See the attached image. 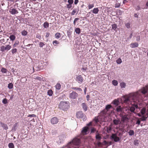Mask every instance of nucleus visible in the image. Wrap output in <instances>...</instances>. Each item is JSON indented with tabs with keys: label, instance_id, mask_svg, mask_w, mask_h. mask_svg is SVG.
I'll return each instance as SVG.
<instances>
[{
	"label": "nucleus",
	"instance_id": "1",
	"mask_svg": "<svg viewBox=\"0 0 148 148\" xmlns=\"http://www.w3.org/2000/svg\"><path fill=\"white\" fill-rule=\"evenodd\" d=\"M142 98H136L134 95H133L132 97L130 96L129 97L125 99V102H127L128 101L132 102L131 100L133 101V103H132V105L129 107L130 110L132 112H134L135 108H138V104H140V101H141Z\"/></svg>",
	"mask_w": 148,
	"mask_h": 148
},
{
	"label": "nucleus",
	"instance_id": "2",
	"mask_svg": "<svg viewBox=\"0 0 148 148\" xmlns=\"http://www.w3.org/2000/svg\"><path fill=\"white\" fill-rule=\"evenodd\" d=\"M69 107L68 102L61 101L59 105V108L63 110H67Z\"/></svg>",
	"mask_w": 148,
	"mask_h": 148
},
{
	"label": "nucleus",
	"instance_id": "3",
	"mask_svg": "<svg viewBox=\"0 0 148 148\" xmlns=\"http://www.w3.org/2000/svg\"><path fill=\"white\" fill-rule=\"evenodd\" d=\"M80 140L79 139L77 138H74L71 142H70L71 143V145H70V147H71L73 145H79L80 143Z\"/></svg>",
	"mask_w": 148,
	"mask_h": 148
},
{
	"label": "nucleus",
	"instance_id": "4",
	"mask_svg": "<svg viewBox=\"0 0 148 148\" xmlns=\"http://www.w3.org/2000/svg\"><path fill=\"white\" fill-rule=\"evenodd\" d=\"M120 116L121 117V121L123 123H124L127 121L128 119L127 117V115L120 114Z\"/></svg>",
	"mask_w": 148,
	"mask_h": 148
},
{
	"label": "nucleus",
	"instance_id": "5",
	"mask_svg": "<svg viewBox=\"0 0 148 148\" xmlns=\"http://www.w3.org/2000/svg\"><path fill=\"white\" fill-rule=\"evenodd\" d=\"M111 137V138L113 139L114 141L115 142H118L121 140V138L117 136L116 134H112Z\"/></svg>",
	"mask_w": 148,
	"mask_h": 148
},
{
	"label": "nucleus",
	"instance_id": "6",
	"mask_svg": "<svg viewBox=\"0 0 148 148\" xmlns=\"http://www.w3.org/2000/svg\"><path fill=\"white\" fill-rule=\"evenodd\" d=\"M50 121L52 124L54 125L57 124L58 123L59 120L57 117H54L52 118Z\"/></svg>",
	"mask_w": 148,
	"mask_h": 148
},
{
	"label": "nucleus",
	"instance_id": "7",
	"mask_svg": "<svg viewBox=\"0 0 148 148\" xmlns=\"http://www.w3.org/2000/svg\"><path fill=\"white\" fill-rule=\"evenodd\" d=\"M84 115L85 114L82 111H78L76 113V116L78 118H82Z\"/></svg>",
	"mask_w": 148,
	"mask_h": 148
},
{
	"label": "nucleus",
	"instance_id": "8",
	"mask_svg": "<svg viewBox=\"0 0 148 148\" xmlns=\"http://www.w3.org/2000/svg\"><path fill=\"white\" fill-rule=\"evenodd\" d=\"M89 128L87 127H85L82 128L81 133L83 135H86L88 134Z\"/></svg>",
	"mask_w": 148,
	"mask_h": 148
},
{
	"label": "nucleus",
	"instance_id": "9",
	"mask_svg": "<svg viewBox=\"0 0 148 148\" xmlns=\"http://www.w3.org/2000/svg\"><path fill=\"white\" fill-rule=\"evenodd\" d=\"M76 81L79 83H82L83 81V79L81 75H78L76 77Z\"/></svg>",
	"mask_w": 148,
	"mask_h": 148
},
{
	"label": "nucleus",
	"instance_id": "10",
	"mask_svg": "<svg viewBox=\"0 0 148 148\" xmlns=\"http://www.w3.org/2000/svg\"><path fill=\"white\" fill-rule=\"evenodd\" d=\"M78 95L75 92H73L70 94V97L72 99H75L76 98Z\"/></svg>",
	"mask_w": 148,
	"mask_h": 148
},
{
	"label": "nucleus",
	"instance_id": "11",
	"mask_svg": "<svg viewBox=\"0 0 148 148\" xmlns=\"http://www.w3.org/2000/svg\"><path fill=\"white\" fill-rule=\"evenodd\" d=\"M141 92L143 94L147 93L148 95V85L146 87L143 88Z\"/></svg>",
	"mask_w": 148,
	"mask_h": 148
},
{
	"label": "nucleus",
	"instance_id": "12",
	"mask_svg": "<svg viewBox=\"0 0 148 148\" xmlns=\"http://www.w3.org/2000/svg\"><path fill=\"white\" fill-rule=\"evenodd\" d=\"M83 110L85 111H86L88 110V107L86 103H82L81 104Z\"/></svg>",
	"mask_w": 148,
	"mask_h": 148
},
{
	"label": "nucleus",
	"instance_id": "13",
	"mask_svg": "<svg viewBox=\"0 0 148 148\" xmlns=\"http://www.w3.org/2000/svg\"><path fill=\"white\" fill-rule=\"evenodd\" d=\"M0 124L1 126L4 129L7 130L8 129V127L6 124L4 123L0 122Z\"/></svg>",
	"mask_w": 148,
	"mask_h": 148
},
{
	"label": "nucleus",
	"instance_id": "14",
	"mask_svg": "<svg viewBox=\"0 0 148 148\" xmlns=\"http://www.w3.org/2000/svg\"><path fill=\"white\" fill-rule=\"evenodd\" d=\"M9 12L12 14H15L18 13L17 10L14 8L10 9Z\"/></svg>",
	"mask_w": 148,
	"mask_h": 148
},
{
	"label": "nucleus",
	"instance_id": "15",
	"mask_svg": "<svg viewBox=\"0 0 148 148\" xmlns=\"http://www.w3.org/2000/svg\"><path fill=\"white\" fill-rule=\"evenodd\" d=\"M123 108L121 106H117L116 109V111L117 112H122L123 111Z\"/></svg>",
	"mask_w": 148,
	"mask_h": 148
},
{
	"label": "nucleus",
	"instance_id": "16",
	"mask_svg": "<svg viewBox=\"0 0 148 148\" xmlns=\"http://www.w3.org/2000/svg\"><path fill=\"white\" fill-rule=\"evenodd\" d=\"M138 46V44L137 42L132 43L130 45V47L132 48L137 47Z\"/></svg>",
	"mask_w": 148,
	"mask_h": 148
},
{
	"label": "nucleus",
	"instance_id": "17",
	"mask_svg": "<svg viewBox=\"0 0 148 148\" xmlns=\"http://www.w3.org/2000/svg\"><path fill=\"white\" fill-rule=\"evenodd\" d=\"M101 138L100 135L98 133V132L97 131L96 133V138L97 140L98 141H100Z\"/></svg>",
	"mask_w": 148,
	"mask_h": 148
},
{
	"label": "nucleus",
	"instance_id": "18",
	"mask_svg": "<svg viewBox=\"0 0 148 148\" xmlns=\"http://www.w3.org/2000/svg\"><path fill=\"white\" fill-rule=\"evenodd\" d=\"M113 123L114 125H118L120 123V121L119 119H115L113 120Z\"/></svg>",
	"mask_w": 148,
	"mask_h": 148
},
{
	"label": "nucleus",
	"instance_id": "19",
	"mask_svg": "<svg viewBox=\"0 0 148 148\" xmlns=\"http://www.w3.org/2000/svg\"><path fill=\"white\" fill-rule=\"evenodd\" d=\"M88 70L87 66V65H83L81 69L82 72H85Z\"/></svg>",
	"mask_w": 148,
	"mask_h": 148
},
{
	"label": "nucleus",
	"instance_id": "20",
	"mask_svg": "<svg viewBox=\"0 0 148 148\" xmlns=\"http://www.w3.org/2000/svg\"><path fill=\"white\" fill-rule=\"evenodd\" d=\"M146 116H146L144 115H143V116L142 117L140 118V119L142 121H145L146 119L148 117V114L147 113L146 114Z\"/></svg>",
	"mask_w": 148,
	"mask_h": 148
},
{
	"label": "nucleus",
	"instance_id": "21",
	"mask_svg": "<svg viewBox=\"0 0 148 148\" xmlns=\"http://www.w3.org/2000/svg\"><path fill=\"white\" fill-rule=\"evenodd\" d=\"M99 11V10L98 8H94L92 12L95 14H97Z\"/></svg>",
	"mask_w": 148,
	"mask_h": 148
},
{
	"label": "nucleus",
	"instance_id": "22",
	"mask_svg": "<svg viewBox=\"0 0 148 148\" xmlns=\"http://www.w3.org/2000/svg\"><path fill=\"white\" fill-rule=\"evenodd\" d=\"M120 86L121 88H125L126 86V84L124 82L120 83Z\"/></svg>",
	"mask_w": 148,
	"mask_h": 148
},
{
	"label": "nucleus",
	"instance_id": "23",
	"mask_svg": "<svg viewBox=\"0 0 148 148\" xmlns=\"http://www.w3.org/2000/svg\"><path fill=\"white\" fill-rule=\"evenodd\" d=\"M43 26L45 28H48L49 27V23L47 22H46L44 23Z\"/></svg>",
	"mask_w": 148,
	"mask_h": 148
},
{
	"label": "nucleus",
	"instance_id": "24",
	"mask_svg": "<svg viewBox=\"0 0 148 148\" xmlns=\"http://www.w3.org/2000/svg\"><path fill=\"white\" fill-rule=\"evenodd\" d=\"M146 111V108H143L141 110L140 112L143 115H144Z\"/></svg>",
	"mask_w": 148,
	"mask_h": 148
},
{
	"label": "nucleus",
	"instance_id": "25",
	"mask_svg": "<svg viewBox=\"0 0 148 148\" xmlns=\"http://www.w3.org/2000/svg\"><path fill=\"white\" fill-rule=\"evenodd\" d=\"M112 28L114 30L116 31V29L117 28V25L116 24H114L112 25Z\"/></svg>",
	"mask_w": 148,
	"mask_h": 148
},
{
	"label": "nucleus",
	"instance_id": "26",
	"mask_svg": "<svg viewBox=\"0 0 148 148\" xmlns=\"http://www.w3.org/2000/svg\"><path fill=\"white\" fill-rule=\"evenodd\" d=\"M112 129V126L110 125L107 128V131L108 133H110Z\"/></svg>",
	"mask_w": 148,
	"mask_h": 148
},
{
	"label": "nucleus",
	"instance_id": "27",
	"mask_svg": "<svg viewBox=\"0 0 148 148\" xmlns=\"http://www.w3.org/2000/svg\"><path fill=\"white\" fill-rule=\"evenodd\" d=\"M100 117L98 116L97 117H95L94 120L96 123H100Z\"/></svg>",
	"mask_w": 148,
	"mask_h": 148
},
{
	"label": "nucleus",
	"instance_id": "28",
	"mask_svg": "<svg viewBox=\"0 0 148 148\" xmlns=\"http://www.w3.org/2000/svg\"><path fill=\"white\" fill-rule=\"evenodd\" d=\"M130 136H132L134 135V132L133 130H130L128 132Z\"/></svg>",
	"mask_w": 148,
	"mask_h": 148
},
{
	"label": "nucleus",
	"instance_id": "29",
	"mask_svg": "<svg viewBox=\"0 0 148 148\" xmlns=\"http://www.w3.org/2000/svg\"><path fill=\"white\" fill-rule=\"evenodd\" d=\"M55 87L56 89L59 90L61 88V85L60 84L57 83L55 86Z\"/></svg>",
	"mask_w": 148,
	"mask_h": 148
},
{
	"label": "nucleus",
	"instance_id": "30",
	"mask_svg": "<svg viewBox=\"0 0 148 148\" xmlns=\"http://www.w3.org/2000/svg\"><path fill=\"white\" fill-rule=\"evenodd\" d=\"M55 38H56L58 39L61 36L60 34V33L57 32L56 33L55 35Z\"/></svg>",
	"mask_w": 148,
	"mask_h": 148
},
{
	"label": "nucleus",
	"instance_id": "31",
	"mask_svg": "<svg viewBox=\"0 0 148 148\" xmlns=\"http://www.w3.org/2000/svg\"><path fill=\"white\" fill-rule=\"evenodd\" d=\"M75 31L77 34H79L80 33V29L79 28H76Z\"/></svg>",
	"mask_w": 148,
	"mask_h": 148
},
{
	"label": "nucleus",
	"instance_id": "32",
	"mask_svg": "<svg viewBox=\"0 0 148 148\" xmlns=\"http://www.w3.org/2000/svg\"><path fill=\"white\" fill-rule=\"evenodd\" d=\"M47 94L50 96H52L53 94V92L51 89L49 90L47 92Z\"/></svg>",
	"mask_w": 148,
	"mask_h": 148
},
{
	"label": "nucleus",
	"instance_id": "33",
	"mask_svg": "<svg viewBox=\"0 0 148 148\" xmlns=\"http://www.w3.org/2000/svg\"><path fill=\"white\" fill-rule=\"evenodd\" d=\"M9 38L10 40L12 41L14 40L16 38L15 36L14 35H10Z\"/></svg>",
	"mask_w": 148,
	"mask_h": 148
},
{
	"label": "nucleus",
	"instance_id": "34",
	"mask_svg": "<svg viewBox=\"0 0 148 148\" xmlns=\"http://www.w3.org/2000/svg\"><path fill=\"white\" fill-rule=\"evenodd\" d=\"M8 147L9 148H14V146L13 143H10L8 144Z\"/></svg>",
	"mask_w": 148,
	"mask_h": 148
},
{
	"label": "nucleus",
	"instance_id": "35",
	"mask_svg": "<svg viewBox=\"0 0 148 148\" xmlns=\"http://www.w3.org/2000/svg\"><path fill=\"white\" fill-rule=\"evenodd\" d=\"M112 84L115 86H116L118 85V83L117 81L114 80L112 81Z\"/></svg>",
	"mask_w": 148,
	"mask_h": 148
},
{
	"label": "nucleus",
	"instance_id": "36",
	"mask_svg": "<svg viewBox=\"0 0 148 148\" xmlns=\"http://www.w3.org/2000/svg\"><path fill=\"white\" fill-rule=\"evenodd\" d=\"M112 107V106L110 105H108L106 106V110L108 111L109 109Z\"/></svg>",
	"mask_w": 148,
	"mask_h": 148
},
{
	"label": "nucleus",
	"instance_id": "37",
	"mask_svg": "<svg viewBox=\"0 0 148 148\" xmlns=\"http://www.w3.org/2000/svg\"><path fill=\"white\" fill-rule=\"evenodd\" d=\"M6 50L5 46H2L1 47V51L2 52H4Z\"/></svg>",
	"mask_w": 148,
	"mask_h": 148
},
{
	"label": "nucleus",
	"instance_id": "38",
	"mask_svg": "<svg viewBox=\"0 0 148 148\" xmlns=\"http://www.w3.org/2000/svg\"><path fill=\"white\" fill-rule=\"evenodd\" d=\"M13 85L12 83H10L8 85V87L10 89L12 88H13Z\"/></svg>",
	"mask_w": 148,
	"mask_h": 148
},
{
	"label": "nucleus",
	"instance_id": "39",
	"mask_svg": "<svg viewBox=\"0 0 148 148\" xmlns=\"http://www.w3.org/2000/svg\"><path fill=\"white\" fill-rule=\"evenodd\" d=\"M6 50L8 51L11 48V47L9 45H6L5 47Z\"/></svg>",
	"mask_w": 148,
	"mask_h": 148
},
{
	"label": "nucleus",
	"instance_id": "40",
	"mask_svg": "<svg viewBox=\"0 0 148 148\" xmlns=\"http://www.w3.org/2000/svg\"><path fill=\"white\" fill-rule=\"evenodd\" d=\"M19 44V42L18 41H16L13 45V47H16L17 45H18Z\"/></svg>",
	"mask_w": 148,
	"mask_h": 148
},
{
	"label": "nucleus",
	"instance_id": "41",
	"mask_svg": "<svg viewBox=\"0 0 148 148\" xmlns=\"http://www.w3.org/2000/svg\"><path fill=\"white\" fill-rule=\"evenodd\" d=\"M27 31L25 30H23L21 32V34L22 35L24 36H26L27 34Z\"/></svg>",
	"mask_w": 148,
	"mask_h": 148
},
{
	"label": "nucleus",
	"instance_id": "42",
	"mask_svg": "<svg viewBox=\"0 0 148 148\" xmlns=\"http://www.w3.org/2000/svg\"><path fill=\"white\" fill-rule=\"evenodd\" d=\"M134 144L136 146H138L139 145L138 140H135L134 141Z\"/></svg>",
	"mask_w": 148,
	"mask_h": 148
},
{
	"label": "nucleus",
	"instance_id": "43",
	"mask_svg": "<svg viewBox=\"0 0 148 148\" xmlns=\"http://www.w3.org/2000/svg\"><path fill=\"white\" fill-rule=\"evenodd\" d=\"M17 51V49L16 48L12 49L11 50V51L12 54H13L16 52Z\"/></svg>",
	"mask_w": 148,
	"mask_h": 148
},
{
	"label": "nucleus",
	"instance_id": "44",
	"mask_svg": "<svg viewBox=\"0 0 148 148\" xmlns=\"http://www.w3.org/2000/svg\"><path fill=\"white\" fill-rule=\"evenodd\" d=\"M1 71L3 73H6L7 70L5 68H3L1 69Z\"/></svg>",
	"mask_w": 148,
	"mask_h": 148
},
{
	"label": "nucleus",
	"instance_id": "45",
	"mask_svg": "<svg viewBox=\"0 0 148 148\" xmlns=\"http://www.w3.org/2000/svg\"><path fill=\"white\" fill-rule=\"evenodd\" d=\"M79 20V18H75L73 21V24L74 25H76V23Z\"/></svg>",
	"mask_w": 148,
	"mask_h": 148
},
{
	"label": "nucleus",
	"instance_id": "46",
	"mask_svg": "<svg viewBox=\"0 0 148 148\" xmlns=\"http://www.w3.org/2000/svg\"><path fill=\"white\" fill-rule=\"evenodd\" d=\"M77 12V10L76 9H74L73 11H72L71 14L72 15H74Z\"/></svg>",
	"mask_w": 148,
	"mask_h": 148
},
{
	"label": "nucleus",
	"instance_id": "47",
	"mask_svg": "<svg viewBox=\"0 0 148 148\" xmlns=\"http://www.w3.org/2000/svg\"><path fill=\"white\" fill-rule=\"evenodd\" d=\"M94 4H90L88 5V8L89 9H90L94 7Z\"/></svg>",
	"mask_w": 148,
	"mask_h": 148
},
{
	"label": "nucleus",
	"instance_id": "48",
	"mask_svg": "<svg viewBox=\"0 0 148 148\" xmlns=\"http://www.w3.org/2000/svg\"><path fill=\"white\" fill-rule=\"evenodd\" d=\"M45 45L44 43L42 42H40L39 44V46L40 47H42Z\"/></svg>",
	"mask_w": 148,
	"mask_h": 148
},
{
	"label": "nucleus",
	"instance_id": "49",
	"mask_svg": "<svg viewBox=\"0 0 148 148\" xmlns=\"http://www.w3.org/2000/svg\"><path fill=\"white\" fill-rule=\"evenodd\" d=\"M119 101H118L114 100L113 101V104L114 105H118Z\"/></svg>",
	"mask_w": 148,
	"mask_h": 148
},
{
	"label": "nucleus",
	"instance_id": "50",
	"mask_svg": "<svg viewBox=\"0 0 148 148\" xmlns=\"http://www.w3.org/2000/svg\"><path fill=\"white\" fill-rule=\"evenodd\" d=\"M2 102L4 104H6L8 103L7 100L5 98L3 99Z\"/></svg>",
	"mask_w": 148,
	"mask_h": 148
},
{
	"label": "nucleus",
	"instance_id": "51",
	"mask_svg": "<svg viewBox=\"0 0 148 148\" xmlns=\"http://www.w3.org/2000/svg\"><path fill=\"white\" fill-rule=\"evenodd\" d=\"M116 62L118 64H121L122 62V60L121 59L119 58L116 60Z\"/></svg>",
	"mask_w": 148,
	"mask_h": 148
},
{
	"label": "nucleus",
	"instance_id": "52",
	"mask_svg": "<svg viewBox=\"0 0 148 148\" xmlns=\"http://www.w3.org/2000/svg\"><path fill=\"white\" fill-rule=\"evenodd\" d=\"M73 89H74V90H78L79 91H82V90L81 89V88H77V87H73Z\"/></svg>",
	"mask_w": 148,
	"mask_h": 148
},
{
	"label": "nucleus",
	"instance_id": "53",
	"mask_svg": "<svg viewBox=\"0 0 148 148\" xmlns=\"http://www.w3.org/2000/svg\"><path fill=\"white\" fill-rule=\"evenodd\" d=\"M125 26L127 28H129L130 27V23H127L126 24H125Z\"/></svg>",
	"mask_w": 148,
	"mask_h": 148
},
{
	"label": "nucleus",
	"instance_id": "54",
	"mask_svg": "<svg viewBox=\"0 0 148 148\" xmlns=\"http://www.w3.org/2000/svg\"><path fill=\"white\" fill-rule=\"evenodd\" d=\"M120 3H116L115 5V8H118L120 6Z\"/></svg>",
	"mask_w": 148,
	"mask_h": 148
},
{
	"label": "nucleus",
	"instance_id": "55",
	"mask_svg": "<svg viewBox=\"0 0 148 148\" xmlns=\"http://www.w3.org/2000/svg\"><path fill=\"white\" fill-rule=\"evenodd\" d=\"M27 116L28 117H35L36 116L35 114H29V115Z\"/></svg>",
	"mask_w": 148,
	"mask_h": 148
},
{
	"label": "nucleus",
	"instance_id": "56",
	"mask_svg": "<svg viewBox=\"0 0 148 148\" xmlns=\"http://www.w3.org/2000/svg\"><path fill=\"white\" fill-rule=\"evenodd\" d=\"M96 131V129L94 127H92L91 129V132L93 133L95 132Z\"/></svg>",
	"mask_w": 148,
	"mask_h": 148
},
{
	"label": "nucleus",
	"instance_id": "57",
	"mask_svg": "<svg viewBox=\"0 0 148 148\" xmlns=\"http://www.w3.org/2000/svg\"><path fill=\"white\" fill-rule=\"evenodd\" d=\"M36 38L40 39L41 38V36L40 34H38L36 36Z\"/></svg>",
	"mask_w": 148,
	"mask_h": 148
},
{
	"label": "nucleus",
	"instance_id": "58",
	"mask_svg": "<svg viewBox=\"0 0 148 148\" xmlns=\"http://www.w3.org/2000/svg\"><path fill=\"white\" fill-rule=\"evenodd\" d=\"M104 145L107 146H108V142H107L106 140H104L103 142Z\"/></svg>",
	"mask_w": 148,
	"mask_h": 148
},
{
	"label": "nucleus",
	"instance_id": "59",
	"mask_svg": "<svg viewBox=\"0 0 148 148\" xmlns=\"http://www.w3.org/2000/svg\"><path fill=\"white\" fill-rule=\"evenodd\" d=\"M53 44L54 45V44L55 43L56 44H59V42L57 40H55L53 41Z\"/></svg>",
	"mask_w": 148,
	"mask_h": 148
},
{
	"label": "nucleus",
	"instance_id": "60",
	"mask_svg": "<svg viewBox=\"0 0 148 148\" xmlns=\"http://www.w3.org/2000/svg\"><path fill=\"white\" fill-rule=\"evenodd\" d=\"M73 2V0H68V2L69 3V4H72Z\"/></svg>",
	"mask_w": 148,
	"mask_h": 148
},
{
	"label": "nucleus",
	"instance_id": "61",
	"mask_svg": "<svg viewBox=\"0 0 148 148\" xmlns=\"http://www.w3.org/2000/svg\"><path fill=\"white\" fill-rule=\"evenodd\" d=\"M140 9V6L138 5L136 8V10L138 11Z\"/></svg>",
	"mask_w": 148,
	"mask_h": 148
},
{
	"label": "nucleus",
	"instance_id": "62",
	"mask_svg": "<svg viewBox=\"0 0 148 148\" xmlns=\"http://www.w3.org/2000/svg\"><path fill=\"white\" fill-rule=\"evenodd\" d=\"M140 40V36H137L136 38V40L137 41H139Z\"/></svg>",
	"mask_w": 148,
	"mask_h": 148
},
{
	"label": "nucleus",
	"instance_id": "63",
	"mask_svg": "<svg viewBox=\"0 0 148 148\" xmlns=\"http://www.w3.org/2000/svg\"><path fill=\"white\" fill-rule=\"evenodd\" d=\"M67 7L68 8H70L71 7V4H69L68 5H67Z\"/></svg>",
	"mask_w": 148,
	"mask_h": 148
},
{
	"label": "nucleus",
	"instance_id": "64",
	"mask_svg": "<svg viewBox=\"0 0 148 148\" xmlns=\"http://www.w3.org/2000/svg\"><path fill=\"white\" fill-rule=\"evenodd\" d=\"M132 36V34L131 33L130 34L129 37L127 38V39H129L131 38Z\"/></svg>",
	"mask_w": 148,
	"mask_h": 148
}]
</instances>
